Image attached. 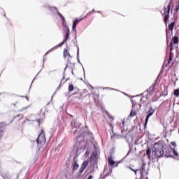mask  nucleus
Listing matches in <instances>:
<instances>
[{"instance_id":"nucleus-1","label":"nucleus","mask_w":179,"mask_h":179,"mask_svg":"<svg viewBox=\"0 0 179 179\" xmlns=\"http://www.w3.org/2000/svg\"><path fill=\"white\" fill-rule=\"evenodd\" d=\"M163 148H164L163 145L157 143H155L154 149L155 155L157 157H163V156H164V150H163Z\"/></svg>"},{"instance_id":"nucleus-2","label":"nucleus","mask_w":179,"mask_h":179,"mask_svg":"<svg viewBox=\"0 0 179 179\" xmlns=\"http://www.w3.org/2000/svg\"><path fill=\"white\" fill-rule=\"evenodd\" d=\"M171 2H173V1L171 0L167 6V8H164V13L165 15L164 18V22L166 26H167V23L169 22V19H170V9L171 6Z\"/></svg>"},{"instance_id":"nucleus-3","label":"nucleus","mask_w":179,"mask_h":179,"mask_svg":"<svg viewBox=\"0 0 179 179\" xmlns=\"http://www.w3.org/2000/svg\"><path fill=\"white\" fill-rule=\"evenodd\" d=\"M47 139L45 138V134L44 133V130L41 129V132L37 138L36 142L39 146L43 145H45Z\"/></svg>"},{"instance_id":"nucleus-4","label":"nucleus","mask_w":179,"mask_h":179,"mask_svg":"<svg viewBox=\"0 0 179 179\" xmlns=\"http://www.w3.org/2000/svg\"><path fill=\"white\" fill-rule=\"evenodd\" d=\"M145 167H146V164L145 162H143L141 167L140 169H138V171H140L141 174V179H148V175L149 173L146 169H145Z\"/></svg>"},{"instance_id":"nucleus-5","label":"nucleus","mask_w":179,"mask_h":179,"mask_svg":"<svg viewBox=\"0 0 179 179\" xmlns=\"http://www.w3.org/2000/svg\"><path fill=\"white\" fill-rule=\"evenodd\" d=\"M63 29H64V41H68V38H69V35H70L69 27L64 26Z\"/></svg>"},{"instance_id":"nucleus-6","label":"nucleus","mask_w":179,"mask_h":179,"mask_svg":"<svg viewBox=\"0 0 179 179\" xmlns=\"http://www.w3.org/2000/svg\"><path fill=\"white\" fill-rule=\"evenodd\" d=\"M153 114H155V110H153V108H150L149 110V113L148 114V115L146 116V118H145L144 128H146V125H148L149 118H150V117H152V115H153Z\"/></svg>"},{"instance_id":"nucleus-7","label":"nucleus","mask_w":179,"mask_h":179,"mask_svg":"<svg viewBox=\"0 0 179 179\" xmlns=\"http://www.w3.org/2000/svg\"><path fill=\"white\" fill-rule=\"evenodd\" d=\"M172 40L173 41H171V43L169 44L170 51H173V44H178L179 43L178 36H173Z\"/></svg>"},{"instance_id":"nucleus-8","label":"nucleus","mask_w":179,"mask_h":179,"mask_svg":"<svg viewBox=\"0 0 179 179\" xmlns=\"http://www.w3.org/2000/svg\"><path fill=\"white\" fill-rule=\"evenodd\" d=\"M83 18L76 19L73 23V31H76V26L83 20Z\"/></svg>"},{"instance_id":"nucleus-9","label":"nucleus","mask_w":179,"mask_h":179,"mask_svg":"<svg viewBox=\"0 0 179 179\" xmlns=\"http://www.w3.org/2000/svg\"><path fill=\"white\" fill-rule=\"evenodd\" d=\"M63 57L64 58H66L67 57H71V54L69 53V49H68V48L64 49Z\"/></svg>"},{"instance_id":"nucleus-10","label":"nucleus","mask_w":179,"mask_h":179,"mask_svg":"<svg viewBox=\"0 0 179 179\" xmlns=\"http://www.w3.org/2000/svg\"><path fill=\"white\" fill-rule=\"evenodd\" d=\"M108 163L109 166H113L115 164V161H114V159H113V157L112 156H109L108 159Z\"/></svg>"},{"instance_id":"nucleus-11","label":"nucleus","mask_w":179,"mask_h":179,"mask_svg":"<svg viewBox=\"0 0 179 179\" xmlns=\"http://www.w3.org/2000/svg\"><path fill=\"white\" fill-rule=\"evenodd\" d=\"M175 25H176V22H173L170 23L168 26L169 30H170V31H171V34H173V30H174Z\"/></svg>"},{"instance_id":"nucleus-12","label":"nucleus","mask_w":179,"mask_h":179,"mask_svg":"<svg viewBox=\"0 0 179 179\" xmlns=\"http://www.w3.org/2000/svg\"><path fill=\"white\" fill-rule=\"evenodd\" d=\"M75 94H77V96L76 97H77V99H82V97H83V94L82 92H80V91H78L77 92H74L73 93V96H75Z\"/></svg>"},{"instance_id":"nucleus-13","label":"nucleus","mask_w":179,"mask_h":179,"mask_svg":"<svg viewBox=\"0 0 179 179\" xmlns=\"http://www.w3.org/2000/svg\"><path fill=\"white\" fill-rule=\"evenodd\" d=\"M57 14L59 15V16L61 17L62 20L63 27H65V26H68L65 22V17L59 12H57Z\"/></svg>"},{"instance_id":"nucleus-14","label":"nucleus","mask_w":179,"mask_h":179,"mask_svg":"<svg viewBox=\"0 0 179 179\" xmlns=\"http://www.w3.org/2000/svg\"><path fill=\"white\" fill-rule=\"evenodd\" d=\"M132 107L133 108H135L136 106H139L140 108L141 107V103H138V101H136V99H133L132 101Z\"/></svg>"},{"instance_id":"nucleus-15","label":"nucleus","mask_w":179,"mask_h":179,"mask_svg":"<svg viewBox=\"0 0 179 179\" xmlns=\"http://www.w3.org/2000/svg\"><path fill=\"white\" fill-rule=\"evenodd\" d=\"M22 118H23V115H17L13 118V121H20Z\"/></svg>"},{"instance_id":"nucleus-16","label":"nucleus","mask_w":179,"mask_h":179,"mask_svg":"<svg viewBox=\"0 0 179 179\" xmlns=\"http://www.w3.org/2000/svg\"><path fill=\"white\" fill-rule=\"evenodd\" d=\"M78 169H79V164H78V161H76L73 166V171H75L76 170H78Z\"/></svg>"},{"instance_id":"nucleus-17","label":"nucleus","mask_w":179,"mask_h":179,"mask_svg":"<svg viewBox=\"0 0 179 179\" xmlns=\"http://www.w3.org/2000/svg\"><path fill=\"white\" fill-rule=\"evenodd\" d=\"M87 166H89V161H85V162L82 164L81 168H82V169H84V170H85V169H86V167H87Z\"/></svg>"},{"instance_id":"nucleus-18","label":"nucleus","mask_w":179,"mask_h":179,"mask_svg":"<svg viewBox=\"0 0 179 179\" xmlns=\"http://www.w3.org/2000/svg\"><path fill=\"white\" fill-rule=\"evenodd\" d=\"M74 89H75V87L73 86V84H69V93L73 92Z\"/></svg>"},{"instance_id":"nucleus-19","label":"nucleus","mask_w":179,"mask_h":179,"mask_svg":"<svg viewBox=\"0 0 179 179\" xmlns=\"http://www.w3.org/2000/svg\"><path fill=\"white\" fill-rule=\"evenodd\" d=\"M151 153H152V150H150V148H148L147 151H146V155H147L148 159H150Z\"/></svg>"},{"instance_id":"nucleus-20","label":"nucleus","mask_w":179,"mask_h":179,"mask_svg":"<svg viewBox=\"0 0 179 179\" xmlns=\"http://www.w3.org/2000/svg\"><path fill=\"white\" fill-rule=\"evenodd\" d=\"M136 115V110L132 109L129 117H135Z\"/></svg>"},{"instance_id":"nucleus-21","label":"nucleus","mask_w":179,"mask_h":179,"mask_svg":"<svg viewBox=\"0 0 179 179\" xmlns=\"http://www.w3.org/2000/svg\"><path fill=\"white\" fill-rule=\"evenodd\" d=\"M3 135V126L0 124V138Z\"/></svg>"},{"instance_id":"nucleus-22","label":"nucleus","mask_w":179,"mask_h":179,"mask_svg":"<svg viewBox=\"0 0 179 179\" xmlns=\"http://www.w3.org/2000/svg\"><path fill=\"white\" fill-rule=\"evenodd\" d=\"M173 94L176 97H179V88L174 90Z\"/></svg>"},{"instance_id":"nucleus-23","label":"nucleus","mask_w":179,"mask_h":179,"mask_svg":"<svg viewBox=\"0 0 179 179\" xmlns=\"http://www.w3.org/2000/svg\"><path fill=\"white\" fill-rule=\"evenodd\" d=\"M66 41L64 39L62 42L58 44V47H62L63 44H65Z\"/></svg>"},{"instance_id":"nucleus-24","label":"nucleus","mask_w":179,"mask_h":179,"mask_svg":"<svg viewBox=\"0 0 179 179\" xmlns=\"http://www.w3.org/2000/svg\"><path fill=\"white\" fill-rule=\"evenodd\" d=\"M173 153L174 155V156H178V152H177V151H176V149L173 148Z\"/></svg>"},{"instance_id":"nucleus-25","label":"nucleus","mask_w":179,"mask_h":179,"mask_svg":"<svg viewBox=\"0 0 179 179\" xmlns=\"http://www.w3.org/2000/svg\"><path fill=\"white\" fill-rule=\"evenodd\" d=\"M173 61V57L171 56V54L170 55L169 59L168 61V64H170Z\"/></svg>"},{"instance_id":"nucleus-26","label":"nucleus","mask_w":179,"mask_h":179,"mask_svg":"<svg viewBox=\"0 0 179 179\" xmlns=\"http://www.w3.org/2000/svg\"><path fill=\"white\" fill-rule=\"evenodd\" d=\"M83 171H85V169L80 167V169H79L80 174H82L83 173Z\"/></svg>"},{"instance_id":"nucleus-27","label":"nucleus","mask_w":179,"mask_h":179,"mask_svg":"<svg viewBox=\"0 0 179 179\" xmlns=\"http://www.w3.org/2000/svg\"><path fill=\"white\" fill-rule=\"evenodd\" d=\"M166 40L169 39V29H166Z\"/></svg>"},{"instance_id":"nucleus-28","label":"nucleus","mask_w":179,"mask_h":179,"mask_svg":"<svg viewBox=\"0 0 179 179\" xmlns=\"http://www.w3.org/2000/svg\"><path fill=\"white\" fill-rule=\"evenodd\" d=\"M171 144L172 145V146H174V148H176V146H177V144L174 141L171 142Z\"/></svg>"},{"instance_id":"nucleus-29","label":"nucleus","mask_w":179,"mask_h":179,"mask_svg":"<svg viewBox=\"0 0 179 179\" xmlns=\"http://www.w3.org/2000/svg\"><path fill=\"white\" fill-rule=\"evenodd\" d=\"M1 96L3 97H5V96H8V94H6V93L0 94V97H1Z\"/></svg>"},{"instance_id":"nucleus-30","label":"nucleus","mask_w":179,"mask_h":179,"mask_svg":"<svg viewBox=\"0 0 179 179\" xmlns=\"http://www.w3.org/2000/svg\"><path fill=\"white\" fill-rule=\"evenodd\" d=\"M176 12L179 11V4H178L177 6H176Z\"/></svg>"},{"instance_id":"nucleus-31","label":"nucleus","mask_w":179,"mask_h":179,"mask_svg":"<svg viewBox=\"0 0 179 179\" xmlns=\"http://www.w3.org/2000/svg\"><path fill=\"white\" fill-rule=\"evenodd\" d=\"M68 68H69V63H67V64H66V66H65V68H64V70L66 71V69H68Z\"/></svg>"},{"instance_id":"nucleus-32","label":"nucleus","mask_w":179,"mask_h":179,"mask_svg":"<svg viewBox=\"0 0 179 179\" xmlns=\"http://www.w3.org/2000/svg\"><path fill=\"white\" fill-rule=\"evenodd\" d=\"M162 93L164 96H167V90H164Z\"/></svg>"},{"instance_id":"nucleus-33","label":"nucleus","mask_w":179,"mask_h":179,"mask_svg":"<svg viewBox=\"0 0 179 179\" xmlns=\"http://www.w3.org/2000/svg\"><path fill=\"white\" fill-rule=\"evenodd\" d=\"M135 176H136V171H139V169L133 170Z\"/></svg>"},{"instance_id":"nucleus-34","label":"nucleus","mask_w":179,"mask_h":179,"mask_svg":"<svg viewBox=\"0 0 179 179\" xmlns=\"http://www.w3.org/2000/svg\"><path fill=\"white\" fill-rule=\"evenodd\" d=\"M93 12H94V10H92V11L89 12V13L87 14V15H92V13H93Z\"/></svg>"},{"instance_id":"nucleus-35","label":"nucleus","mask_w":179,"mask_h":179,"mask_svg":"<svg viewBox=\"0 0 179 179\" xmlns=\"http://www.w3.org/2000/svg\"><path fill=\"white\" fill-rule=\"evenodd\" d=\"M127 169H129V170H131V171H134V169H132L131 166H128Z\"/></svg>"},{"instance_id":"nucleus-36","label":"nucleus","mask_w":179,"mask_h":179,"mask_svg":"<svg viewBox=\"0 0 179 179\" xmlns=\"http://www.w3.org/2000/svg\"><path fill=\"white\" fill-rule=\"evenodd\" d=\"M87 179H93V176H92V175L89 176Z\"/></svg>"},{"instance_id":"nucleus-37","label":"nucleus","mask_w":179,"mask_h":179,"mask_svg":"<svg viewBox=\"0 0 179 179\" xmlns=\"http://www.w3.org/2000/svg\"><path fill=\"white\" fill-rule=\"evenodd\" d=\"M122 124L123 127H124V125H125V120H123V121L122 122Z\"/></svg>"},{"instance_id":"nucleus-38","label":"nucleus","mask_w":179,"mask_h":179,"mask_svg":"<svg viewBox=\"0 0 179 179\" xmlns=\"http://www.w3.org/2000/svg\"><path fill=\"white\" fill-rule=\"evenodd\" d=\"M53 49H50V50H48L46 54H48L49 52H51L52 51Z\"/></svg>"},{"instance_id":"nucleus-39","label":"nucleus","mask_w":179,"mask_h":179,"mask_svg":"<svg viewBox=\"0 0 179 179\" xmlns=\"http://www.w3.org/2000/svg\"><path fill=\"white\" fill-rule=\"evenodd\" d=\"M92 157H96V155H94V153H93V155H92Z\"/></svg>"},{"instance_id":"nucleus-40","label":"nucleus","mask_w":179,"mask_h":179,"mask_svg":"<svg viewBox=\"0 0 179 179\" xmlns=\"http://www.w3.org/2000/svg\"><path fill=\"white\" fill-rule=\"evenodd\" d=\"M25 98L27 99V101H29V97L28 96H25Z\"/></svg>"},{"instance_id":"nucleus-41","label":"nucleus","mask_w":179,"mask_h":179,"mask_svg":"<svg viewBox=\"0 0 179 179\" xmlns=\"http://www.w3.org/2000/svg\"><path fill=\"white\" fill-rule=\"evenodd\" d=\"M11 106H13L15 107V106H16V103H12Z\"/></svg>"},{"instance_id":"nucleus-42","label":"nucleus","mask_w":179,"mask_h":179,"mask_svg":"<svg viewBox=\"0 0 179 179\" xmlns=\"http://www.w3.org/2000/svg\"><path fill=\"white\" fill-rule=\"evenodd\" d=\"M150 97H152V93L150 92Z\"/></svg>"},{"instance_id":"nucleus-43","label":"nucleus","mask_w":179,"mask_h":179,"mask_svg":"<svg viewBox=\"0 0 179 179\" xmlns=\"http://www.w3.org/2000/svg\"><path fill=\"white\" fill-rule=\"evenodd\" d=\"M106 177H107V174H106L105 176H103V178H106Z\"/></svg>"},{"instance_id":"nucleus-44","label":"nucleus","mask_w":179,"mask_h":179,"mask_svg":"<svg viewBox=\"0 0 179 179\" xmlns=\"http://www.w3.org/2000/svg\"><path fill=\"white\" fill-rule=\"evenodd\" d=\"M138 101H142V99H138Z\"/></svg>"},{"instance_id":"nucleus-45","label":"nucleus","mask_w":179,"mask_h":179,"mask_svg":"<svg viewBox=\"0 0 179 179\" xmlns=\"http://www.w3.org/2000/svg\"><path fill=\"white\" fill-rule=\"evenodd\" d=\"M166 157H170V155L166 156Z\"/></svg>"},{"instance_id":"nucleus-46","label":"nucleus","mask_w":179,"mask_h":179,"mask_svg":"<svg viewBox=\"0 0 179 179\" xmlns=\"http://www.w3.org/2000/svg\"><path fill=\"white\" fill-rule=\"evenodd\" d=\"M162 16H164V14L162 13Z\"/></svg>"}]
</instances>
